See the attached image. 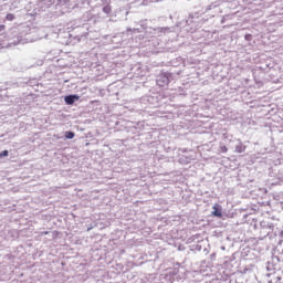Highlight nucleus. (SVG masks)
<instances>
[{"instance_id": "nucleus-2", "label": "nucleus", "mask_w": 283, "mask_h": 283, "mask_svg": "<svg viewBox=\"0 0 283 283\" xmlns=\"http://www.w3.org/2000/svg\"><path fill=\"white\" fill-rule=\"evenodd\" d=\"M78 98H81L78 95H69L64 97V101L66 105H72L75 101H78Z\"/></svg>"}, {"instance_id": "nucleus-6", "label": "nucleus", "mask_w": 283, "mask_h": 283, "mask_svg": "<svg viewBox=\"0 0 283 283\" xmlns=\"http://www.w3.org/2000/svg\"><path fill=\"white\" fill-rule=\"evenodd\" d=\"M6 19H7V21H14V14L8 13V14L6 15Z\"/></svg>"}, {"instance_id": "nucleus-7", "label": "nucleus", "mask_w": 283, "mask_h": 283, "mask_svg": "<svg viewBox=\"0 0 283 283\" xmlns=\"http://www.w3.org/2000/svg\"><path fill=\"white\" fill-rule=\"evenodd\" d=\"M220 151L221 154H227V151H229V148H227V146H220Z\"/></svg>"}, {"instance_id": "nucleus-10", "label": "nucleus", "mask_w": 283, "mask_h": 283, "mask_svg": "<svg viewBox=\"0 0 283 283\" xmlns=\"http://www.w3.org/2000/svg\"><path fill=\"white\" fill-rule=\"evenodd\" d=\"M250 36H251V34L245 35V40L249 41Z\"/></svg>"}, {"instance_id": "nucleus-3", "label": "nucleus", "mask_w": 283, "mask_h": 283, "mask_svg": "<svg viewBox=\"0 0 283 283\" xmlns=\"http://www.w3.org/2000/svg\"><path fill=\"white\" fill-rule=\"evenodd\" d=\"M244 151H247V146H244V144H239L235 146L237 154H244Z\"/></svg>"}, {"instance_id": "nucleus-4", "label": "nucleus", "mask_w": 283, "mask_h": 283, "mask_svg": "<svg viewBox=\"0 0 283 283\" xmlns=\"http://www.w3.org/2000/svg\"><path fill=\"white\" fill-rule=\"evenodd\" d=\"M103 12L105 14H111L112 13V6L107 4V6L103 7Z\"/></svg>"}, {"instance_id": "nucleus-9", "label": "nucleus", "mask_w": 283, "mask_h": 283, "mask_svg": "<svg viewBox=\"0 0 283 283\" xmlns=\"http://www.w3.org/2000/svg\"><path fill=\"white\" fill-rule=\"evenodd\" d=\"M6 31V24H0V33Z\"/></svg>"}, {"instance_id": "nucleus-8", "label": "nucleus", "mask_w": 283, "mask_h": 283, "mask_svg": "<svg viewBox=\"0 0 283 283\" xmlns=\"http://www.w3.org/2000/svg\"><path fill=\"white\" fill-rule=\"evenodd\" d=\"M9 156V151L8 150H3L2 153H0V158H6Z\"/></svg>"}, {"instance_id": "nucleus-5", "label": "nucleus", "mask_w": 283, "mask_h": 283, "mask_svg": "<svg viewBox=\"0 0 283 283\" xmlns=\"http://www.w3.org/2000/svg\"><path fill=\"white\" fill-rule=\"evenodd\" d=\"M64 136H65V138H67V139H72V138H74V136H75V134H74V132H65V134H64Z\"/></svg>"}, {"instance_id": "nucleus-1", "label": "nucleus", "mask_w": 283, "mask_h": 283, "mask_svg": "<svg viewBox=\"0 0 283 283\" xmlns=\"http://www.w3.org/2000/svg\"><path fill=\"white\" fill-rule=\"evenodd\" d=\"M212 209V216H214V218H222V206H220L219 203H214Z\"/></svg>"}, {"instance_id": "nucleus-11", "label": "nucleus", "mask_w": 283, "mask_h": 283, "mask_svg": "<svg viewBox=\"0 0 283 283\" xmlns=\"http://www.w3.org/2000/svg\"><path fill=\"white\" fill-rule=\"evenodd\" d=\"M48 233H49L48 231H45V232H42V235H48Z\"/></svg>"}]
</instances>
